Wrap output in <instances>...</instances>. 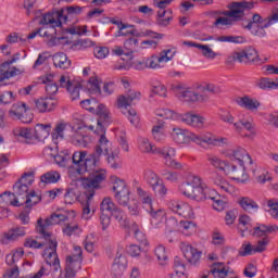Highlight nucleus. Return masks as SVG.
Here are the masks:
<instances>
[{"instance_id": "423d86ee", "label": "nucleus", "mask_w": 278, "mask_h": 278, "mask_svg": "<svg viewBox=\"0 0 278 278\" xmlns=\"http://www.w3.org/2000/svg\"><path fill=\"white\" fill-rule=\"evenodd\" d=\"M105 179H108V172H105V169H96L93 172H89V175L81 179L85 197L92 199L96 191L101 189V184H103Z\"/></svg>"}, {"instance_id": "5fc2aeb1", "label": "nucleus", "mask_w": 278, "mask_h": 278, "mask_svg": "<svg viewBox=\"0 0 278 278\" xmlns=\"http://www.w3.org/2000/svg\"><path fill=\"white\" fill-rule=\"evenodd\" d=\"M14 101H16V96H14V92H12V91H4L0 96L1 105H9V103H12Z\"/></svg>"}, {"instance_id": "2f4dec72", "label": "nucleus", "mask_w": 278, "mask_h": 278, "mask_svg": "<svg viewBox=\"0 0 278 278\" xmlns=\"http://www.w3.org/2000/svg\"><path fill=\"white\" fill-rule=\"evenodd\" d=\"M137 197H138L139 201L142 203V205H144V207L153 206V195L151 194V192L146 191L141 187H138L137 188Z\"/></svg>"}, {"instance_id": "dca6fc26", "label": "nucleus", "mask_w": 278, "mask_h": 278, "mask_svg": "<svg viewBox=\"0 0 278 278\" xmlns=\"http://www.w3.org/2000/svg\"><path fill=\"white\" fill-rule=\"evenodd\" d=\"M101 162V156H97L94 152H92L88 157H85L83 161V165L76 168V173L78 175H84V173H92L97 169V164Z\"/></svg>"}, {"instance_id": "f257e3e1", "label": "nucleus", "mask_w": 278, "mask_h": 278, "mask_svg": "<svg viewBox=\"0 0 278 278\" xmlns=\"http://www.w3.org/2000/svg\"><path fill=\"white\" fill-rule=\"evenodd\" d=\"M84 12V7L79 5H70L66 8H62L60 10L52 9V11L43 14L40 20V25H50L43 33V38H50L48 41L49 47H55L60 45V40H64V37H56L58 29L55 27H60L62 29V25H66L71 23V18L73 16H79Z\"/></svg>"}, {"instance_id": "5701e85b", "label": "nucleus", "mask_w": 278, "mask_h": 278, "mask_svg": "<svg viewBox=\"0 0 278 278\" xmlns=\"http://www.w3.org/2000/svg\"><path fill=\"white\" fill-rule=\"evenodd\" d=\"M168 53H170V49L163 50L160 53V56L152 55L150 59L146 60L147 67L148 68H160V63L170 62V60H173V56H168Z\"/></svg>"}, {"instance_id": "a211bd4d", "label": "nucleus", "mask_w": 278, "mask_h": 278, "mask_svg": "<svg viewBox=\"0 0 278 278\" xmlns=\"http://www.w3.org/2000/svg\"><path fill=\"white\" fill-rule=\"evenodd\" d=\"M156 153H160L161 157H164L166 166L169 168H174L175 170H181L184 165L181 163L173 160L175 157V149L174 148H163V150H156Z\"/></svg>"}, {"instance_id": "72a5a7b5", "label": "nucleus", "mask_w": 278, "mask_h": 278, "mask_svg": "<svg viewBox=\"0 0 278 278\" xmlns=\"http://www.w3.org/2000/svg\"><path fill=\"white\" fill-rule=\"evenodd\" d=\"M194 188H197V184H194V177H192L190 181L182 182L179 186V191L181 194H184V197H187V199H191Z\"/></svg>"}, {"instance_id": "c9c22d12", "label": "nucleus", "mask_w": 278, "mask_h": 278, "mask_svg": "<svg viewBox=\"0 0 278 278\" xmlns=\"http://www.w3.org/2000/svg\"><path fill=\"white\" fill-rule=\"evenodd\" d=\"M217 42H231L232 45H244L247 42V37L244 36H233V35H228V36H219L216 38Z\"/></svg>"}, {"instance_id": "f03ea898", "label": "nucleus", "mask_w": 278, "mask_h": 278, "mask_svg": "<svg viewBox=\"0 0 278 278\" xmlns=\"http://www.w3.org/2000/svg\"><path fill=\"white\" fill-rule=\"evenodd\" d=\"M53 225H60L58 219V213H53L50 217L46 218L45 223L42 218L37 220V231L42 236L43 240L49 241V247L43 250V256L46 257V264L53 266L54 273H58L60 268V257L58 256V240L51 239V232H47V227H53Z\"/></svg>"}, {"instance_id": "e433bc0d", "label": "nucleus", "mask_w": 278, "mask_h": 278, "mask_svg": "<svg viewBox=\"0 0 278 278\" xmlns=\"http://www.w3.org/2000/svg\"><path fill=\"white\" fill-rule=\"evenodd\" d=\"M54 161L59 166L66 168L68 162H71V150H63L60 154L54 156Z\"/></svg>"}, {"instance_id": "a18cd8bd", "label": "nucleus", "mask_w": 278, "mask_h": 278, "mask_svg": "<svg viewBox=\"0 0 278 278\" xmlns=\"http://www.w3.org/2000/svg\"><path fill=\"white\" fill-rule=\"evenodd\" d=\"M113 192H115V194H124L125 192H129V188L127 187L125 180L117 178L113 185Z\"/></svg>"}, {"instance_id": "bb28decb", "label": "nucleus", "mask_w": 278, "mask_h": 278, "mask_svg": "<svg viewBox=\"0 0 278 278\" xmlns=\"http://www.w3.org/2000/svg\"><path fill=\"white\" fill-rule=\"evenodd\" d=\"M53 64L55 68H62L66 71V68H71V60L64 52H58L52 56Z\"/></svg>"}, {"instance_id": "ea45409f", "label": "nucleus", "mask_w": 278, "mask_h": 278, "mask_svg": "<svg viewBox=\"0 0 278 278\" xmlns=\"http://www.w3.org/2000/svg\"><path fill=\"white\" fill-rule=\"evenodd\" d=\"M139 149L143 152V153H156L157 155H160V152H155V151H163L164 148H155L151 144V142H149V139H142L140 141L139 144Z\"/></svg>"}, {"instance_id": "6e6d98bb", "label": "nucleus", "mask_w": 278, "mask_h": 278, "mask_svg": "<svg viewBox=\"0 0 278 278\" xmlns=\"http://www.w3.org/2000/svg\"><path fill=\"white\" fill-rule=\"evenodd\" d=\"M270 240L268 237L263 238L262 240L257 241L256 245H253V253H264L266 251V247H268V243Z\"/></svg>"}, {"instance_id": "412c9836", "label": "nucleus", "mask_w": 278, "mask_h": 278, "mask_svg": "<svg viewBox=\"0 0 278 278\" xmlns=\"http://www.w3.org/2000/svg\"><path fill=\"white\" fill-rule=\"evenodd\" d=\"M227 157H233V160H237L239 164H253V159L249 153H247V150L244 148L229 150L227 153Z\"/></svg>"}, {"instance_id": "69168bd1", "label": "nucleus", "mask_w": 278, "mask_h": 278, "mask_svg": "<svg viewBox=\"0 0 278 278\" xmlns=\"http://www.w3.org/2000/svg\"><path fill=\"white\" fill-rule=\"evenodd\" d=\"M21 123L29 125L31 121H34V113L31 109L27 108L26 111L23 112L22 116L20 117Z\"/></svg>"}, {"instance_id": "7c9ffc66", "label": "nucleus", "mask_w": 278, "mask_h": 278, "mask_svg": "<svg viewBox=\"0 0 278 278\" xmlns=\"http://www.w3.org/2000/svg\"><path fill=\"white\" fill-rule=\"evenodd\" d=\"M213 184L220 188L223 192H227L228 194H231L233 192V186H231L223 176L218 174H213Z\"/></svg>"}, {"instance_id": "a878e982", "label": "nucleus", "mask_w": 278, "mask_h": 278, "mask_svg": "<svg viewBox=\"0 0 278 278\" xmlns=\"http://www.w3.org/2000/svg\"><path fill=\"white\" fill-rule=\"evenodd\" d=\"M142 93L140 91H130L127 96H119L117 99V108H129L134 101H140Z\"/></svg>"}, {"instance_id": "79ce46f5", "label": "nucleus", "mask_w": 278, "mask_h": 278, "mask_svg": "<svg viewBox=\"0 0 278 278\" xmlns=\"http://www.w3.org/2000/svg\"><path fill=\"white\" fill-rule=\"evenodd\" d=\"M118 151L113 152L112 150L109 152L106 162L111 166V168H121V156L118 155Z\"/></svg>"}, {"instance_id": "6e6552de", "label": "nucleus", "mask_w": 278, "mask_h": 278, "mask_svg": "<svg viewBox=\"0 0 278 278\" xmlns=\"http://www.w3.org/2000/svg\"><path fill=\"white\" fill-rule=\"evenodd\" d=\"M81 108L84 110H87V112H90L91 114H96L98 116V125H101L102 123L104 125H111L112 124V115L110 114V111L108 110V106L104 104H99L97 99H86L80 101Z\"/></svg>"}, {"instance_id": "6ab92c4d", "label": "nucleus", "mask_w": 278, "mask_h": 278, "mask_svg": "<svg viewBox=\"0 0 278 278\" xmlns=\"http://www.w3.org/2000/svg\"><path fill=\"white\" fill-rule=\"evenodd\" d=\"M181 251L184 253V257L192 266H197L201 261V255H203V252L198 251L197 248L192 245H182Z\"/></svg>"}, {"instance_id": "49530a36", "label": "nucleus", "mask_w": 278, "mask_h": 278, "mask_svg": "<svg viewBox=\"0 0 278 278\" xmlns=\"http://www.w3.org/2000/svg\"><path fill=\"white\" fill-rule=\"evenodd\" d=\"M144 180L147 181V184H149L150 187H154L156 184L161 182L162 179L157 176V174H155V172L148 169L144 173Z\"/></svg>"}, {"instance_id": "4468645a", "label": "nucleus", "mask_w": 278, "mask_h": 278, "mask_svg": "<svg viewBox=\"0 0 278 278\" xmlns=\"http://www.w3.org/2000/svg\"><path fill=\"white\" fill-rule=\"evenodd\" d=\"M35 110L39 114H47V112H53L58 108V100L52 97L38 98L34 100Z\"/></svg>"}, {"instance_id": "052dcab7", "label": "nucleus", "mask_w": 278, "mask_h": 278, "mask_svg": "<svg viewBox=\"0 0 278 278\" xmlns=\"http://www.w3.org/2000/svg\"><path fill=\"white\" fill-rule=\"evenodd\" d=\"M64 131H66V124H58L54 128V132L52 134L53 139L62 138L64 139L66 135H64Z\"/></svg>"}, {"instance_id": "8fccbe9b", "label": "nucleus", "mask_w": 278, "mask_h": 278, "mask_svg": "<svg viewBox=\"0 0 278 278\" xmlns=\"http://www.w3.org/2000/svg\"><path fill=\"white\" fill-rule=\"evenodd\" d=\"M208 162H211L212 166L218 168L219 170H223L224 173L227 172V168L229 166L228 162L222 161L217 156L208 157Z\"/></svg>"}, {"instance_id": "774afa93", "label": "nucleus", "mask_w": 278, "mask_h": 278, "mask_svg": "<svg viewBox=\"0 0 278 278\" xmlns=\"http://www.w3.org/2000/svg\"><path fill=\"white\" fill-rule=\"evenodd\" d=\"M267 205L269 207L270 216H273V218H276V220H278V202H274L273 200H269L267 202Z\"/></svg>"}, {"instance_id": "13d9d810", "label": "nucleus", "mask_w": 278, "mask_h": 278, "mask_svg": "<svg viewBox=\"0 0 278 278\" xmlns=\"http://www.w3.org/2000/svg\"><path fill=\"white\" fill-rule=\"evenodd\" d=\"M148 212L152 218L155 220H159V223H162L164 220L165 213L162 208H157L156 211L153 210V206H150L148 208Z\"/></svg>"}, {"instance_id": "c85d7f7f", "label": "nucleus", "mask_w": 278, "mask_h": 278, "mask_svg": "<svg viewBox=\"0 0 278 278\" xmlns=\"http://www.w3.org/2000/svg\"><path fill=\"white\" fill-rule=\"evenodd\" d=\"M181 121L186 123V125H191V127H203V121H205V118L194 113H185L181 115Z\"/></svg>"}, {"instance_id": "c03bdc74", "label": "nucleus", "mask_w": 278, "mask_h": 278, "mask_svg": "<svg viewBox=\"0 0 278 278\" xmlns=\"http://www.w3.org/2000/svg\"><path fill=\"white\" fill-rule=\"evenodd\" d=\"M154 255L156 260L160 261L161 266H165L168 260V255L166 254V248L164 245H157L154 250Z\"/></svg>"}, {"instance_id": "9b49d317", "label": "nucleus", "mask_w": 278, "mask_h": 278, "mask_svg": "<svg viewBox=\"0 0 278 278\" xmlns=\"http://www.w3.org/2000/svg\"><path fill=\"white\" fill-rule=\"evenodd\" d=\"M111 23L118 27L119 36H135V38H140V36H148L149 38H153L156 40H162V38H164V34H160V33L153 31L151 29H148L142 33H140L136 29L125 30V29H127V25L125 23H123V21L112 20Z\"/></svg>"}, {"instance_id": "aec40b11", "label": "nucleus", "mask_w": 278, "mask_h": 278, "mask_svg": "<svg viewBox=\"0 0 278 278\" xmlns=\"http://www.w3.org/2000/svg\"><path fill=\"white\" fill-rule=\"evenodd\" d=\"M109 214H111V216H113V218L116 219L117 223H119L123 229H126V231H129V227H130L129 218L125 216V212L123 211V208L118 207L113 202V206H111Z\"/></svg>"}, {"instance_id": "09e8293b", "label": "nucleus", "mask_w": 278, "mask_h": 278, "mask_svg": "<svg viewBox=\"0 0 278 278\" xmlns=\"http://www.w3.org/2000/svg\"><path fill=\"white\" fill-rule=\"evenodd\" d=\"M88 155V152L80 151V152H74L71 156V160L73 164H75L76 168H79L84 164V160H86V156Z\"/></svg>"}, {"instance_id": "c756f323", "label": "nucleus", "mask_w": 278, "mask_h": 278, "mask_svg": "<svg viewBox=\"0 0 278 278\" xmlns=\"http://www.w3.org/2000/svg\"><path fill=\"white\" fill-rule=\"evenodd\" d=\"M27 104L24 102H17L9 110V118L12 121H20L23 112H26Z\"/></svg>"}, {"instance_id": "0eeeda50", "label": "nucleus", "mask_w": 278, "mask_h": 278, "mask_svg": "<svg viewBox=\"0 0 278 278\" xmlns=\"http://www.w3.org/2000/svg\"><path fill=\"white\" fill-rule=\"evenodd\" d=\"M29 186L31 180L25 181V177H21L13 186V192L4 191L0 197H13L10 201V205L13 207H22L23 202L29 197Z\"/></svg>"}, {"instance_id": "37998d69", "label": "nucleus", "mask_w": 278, "mask_h": 278, "mask_svg": "<svg viewBox=\"0 0 278 278\" xmlns=\"http://www.w3.org/2000/svg\"><path fill=\"white\" fill-rule=\"evenodd\" d=\"M124 48L126 49L125 55H131L138 49V38L130 37L126 39Z\"/></svg>"}, {"instance_id": "e2e57ef3", "label": "nucleus", "mask_w": 278, "mask_h": 278, "mask_svg": "<svg viewBox=\"0 0 278 278\" xmlns=\"http://www.w3.org/2000/svg\"><path fill=\"white\" fill-rule=\"evenodd\" d=\"M152 190L155 192V194H159V197H166V193L168 192V189H166L163 180L152 187Z\"/></svg>"}, {"instance_id": "a19ab883", "label": "nucleus", "mask_w": 278, "mask_h": 278, "mask_svg": "<svg viewBox=\"0 0 278 278\" xmlns=\"http://www.w3.org/2000/svg\"><path fill=\"white\" fill-rule=\"evenodd\" d=\"M179 227L186 236H192V233L197 232V224L194 222L180 220Z\"/></svg>"}, {"instance_id": "bf43d9fd", "label": "nucleus", "mask_w": 278, "mask_h": 278, "mask_svg": "<svg viewBox=\"0 0 278 278\" xmlns=\"http://www.w3.org/2000/svg\"><path fill=\"white\" fill-rule=\"evenodd\" d=\"M93 54L98 60H104V58L110 55V49L108 47H97L93 50Z\"/></svg>"}, {"instance_id": "7ed1b4c3", "label": "nucleus", "mask_w": 278, "mask_h": 278, "mask_svg": "<svg viewBox=\"0 0 278 278\" xmlns=\"http://www.w3.org/2000/svg\"><path fill=\"white\" fill-rule=\"evenodd\" d=\"M170 137L177 144H190V142H195V144L200 146L213 144V147H225L227 143V138H215L210 134L197 135L181 128H173Z\"/></svg>"}, {"instance_id": "de8ad7c7", "label": "nucleus", "mask_w": 278, "mask_h": 278, "mask_svg": "<svg viewBox=\"0 0 278 278\" xmlns=\"http://www.w3.org/2000/svg\"><path fill=\"white\" fill-rule=\"evenodd\" d=\"M131 194V191H127L125 193L115 194V201L121 205L122 207H127L131 203V198L129 197Z\"/></svg>"}, {"instance_id": "2eb2a0df", "label": "nucleus", "mask_w": 278, "mask_h": 278, "mask_svg": "<svg viewBox=\"0 0 278 278\" xmlns=\"http://www.w3.org/2000/svg\"><path fill=\"white\" fill-rule=\"evenodd\" d=\"M226 175H231L235 181L239 184H247L249 181V174H247V168L243 164H239V166L231 165L228 163V167L226 168Z\"/></svg>"}, {"instance_id": "58836bf2", "label": "nucleus", "mask_w": 278, "mask_h": 278, "mask_svg": "<svg viewBox=\"0 0 278 278\" xmlns=\"http://www.w3.org/2000/svg\"><path fill=\"white\" fill-rule=\"evenodd\" d=\"M40 201H42V197L36 194V191H30L27 199L22 202V205H24L25 207H29V210H31V207H34V205H38V203H40Z\"/></svg>"}, {"instance_id": "338daca9", "label": "nucleus", "mask_w": 278, "mask_h": 278, "mask_svg": "<svg viewBox=\"0 0 278 278\" xmlns=\"http://www.w3.org/2000/svg\"><path fill=\"white\" fill-rule=\"evenodd\" d=\"M212 242L215 245H223L225 244V237L218 230H214L212 235Z\"/></svg>"}, {"instance_id": "473e14b6", "label": "nucleus", "mask_w": 278, "mask_h": 278, "mask_svg": "<svg viewBox=\"0 0 278 278\" xmlns=\"http://www.w3.org/2000/svg\"><path fill=\"white\" fill-rule=\"evenodd\" d=\"M51 131V124H37L34 136L36 140H45Z\"/></svg>"}, {"instance_id": "4c0bfd02", "label": "nucleus", "mask_w": 278, "mask_h": 278, "mask_svg": "<svg viewBox=\"0 0 278 278\" xmlns=\"http://www.w3.org/2000/svg\"><path fill=\"white\" fill-rule=\"evenodd\" d=\"M61 177L62 176L60 175V172L50 170V172H47L46 174L41 175L40 181L42 184H58V181H60Z\"/></svg>"}, {"instance_id": "393cba45", "label": "nucleus", "mask_w": 278, "mask_h": 278, "mask_svg": "<svg viewBox=\"0 0 278 278\" xmlns=\"http://www.w3.org/2000/svg\"><path fill=\"white\" fill-rule=\"evenodd\" d=\"M236 103L240 106L243 108L244 110H249L250 112H253L262 105L260 101L252 99L249 96H243V97H238L236 99Z\"/></svg>"}, {"instance_id": "680f3d73", "label": "nucleus", "mask_w": 278, "mask_h": 278, "mask_svg": "<svg viewBox=\"0 0 278 278\" xmlns=\"http://www.w3.org/2000/svg\"><path fill=\"white\" fill-rule=\"evenodd\" d=\"M199 49L202 51V55H204V58H207L208 60H214V58H216V52H214L210 46L200 43Z\"/></svg>"}, {"instance_id": "39448f33", "label": "nucleus", "mask_w": 278, "mask_h": 278, "mask_svg": "<svg viewBox=\"0 0 278 278\" xmlns=\"http://www.w3.org/2000/svg\"><path fill=\"white\" fill-rule=\"evenodd\" d=\"M257 5V1H241V2H231L227 8L229 11H211L210 16L216 18V16H228L229 18H235V21H244V12H251Z\"/></svg>"}, {"instance_id": "20e7f679", "label": "nucleus", "mask_w": 278, "mask_h": 278, "mask_svg": "<svg viewBox=\"0 0 278 278\" xmlns=\"http://www.w3.org/2000/svg\"><path fill=\"white\" fill-rule=\"evenodd\" d=\"M172 90L176 92V97L180 101H185L186 103H197V101H200L201 103H205V101L210 100V94H220L223 92V89H220L219 86H216L214 84H204L199 87V90L202 93H197L192 90H181L180 85H173ZM208 93V94H207Z\"/></svg>"}, {"instance_id": "f3484780", "label": "nucleus", "mask_w": 278, "mask_h": 278, "mask_svg": "<svg viewBox=\"0 0 278 278\" xmlns=\"http://www.w3.org/2000/svg\"><path fill=\"white\" fill-rule=\"evenodd\" d=\"M169 208L172 212L178 214V216H182V218H194L192 206L186 202L172 201L169 203Z\"/></svg>"}, {"instance_id": "ddd939ff", "label": "nucleus", "mask_w": 278, "mask_h": 278, "mask_svg": "<svg viewBox=\"0 0 278 278\" xmlns=\"http://www.w3.org/2000/svg\"><path fill=\"white\" fill-rule=\"evenodd\" d=\"M127 268V257L123 255V249H117L116 256L112 266V277L113 278H123V274Z\"/></svg>"}, {"instance_id": "f704fd0d", "label": "nucleus", "mask_w": 278, "mask_h": 278, "mask_svg": "<svg viewBox=\"0 0 278 278\" xmlns=\"http://www.w3.org/2000/svg\"><path fill=\"white\" fill-rule=\"evenodd\" d=\"M238 203L240 207L244 210V212H251V210H255V211L260 210V205H257V203L249 197H243L239 199Z\"/></svg>"}, {"instance_id": "f8f14e48", "label": "nucleus", "mask_w": 278, "mask_h": 278, "mask_svg": "<svg viewBox=\"0 0 278 278\" xmlns=\"http://www.w3.org/2000/svg\"><path fill=\"white\" fill-rule=\"evenodd\" d=\"M114 207V202L112 201V198H104L100 204V223L102 226V230L105 231L112 223V215L110 211Z\"/></svg>"}, {"instance_id": "3c124183", "label": "nucleus", "mask_w": 278, "mask_h": 278, "mask_svg": "<svg viewBox=\"0 0 278 278\" xmlns=\"http://www.w3.org/2000/svg\"><path fill=\"white\" fill-rule=\"evenodd\" d=\"M77 197H79V194L77 193V189L68 187L64 194L65 203L72 205L73 203H75Z\"/></svg>"}, {"instance_id": "4d7b16f0", "label": "nucleus", "mask_w": 278, "mask_h": 278, "mask_svg": "<svg viewBox=\"0 0 278 278\" xmlns=\"http://www.w3.org/2000/svg\"><path fill=\"white\" fill-rule=\"evenodd\" d=\"M217 199H220V195H218V192L214 189H210V187H204V201H213L215 202Z\"/></svg>"}, {"instance_id": "603ef678", "label": "nucleus", "mask_w": 278, "mask_h": 278, "mask_svg": "<svg viewBox=\"0 0 278 278\" xmlns=\"http://www.w3.org/2000/svg\"><path fill=\"white\" fill-rule=\"evenodd\" d=\"M88 84L90 85V89L94 94H101V84H103V81L99 80V77L91 76L88 79Z\"/></svg>"}, {"instance_id": "864d4df0", "label": "nucleus", "mask_w": 278, "mask_h": 278, "mask_svg": "<svg viewBox=\"0 0 278 278\" xmlns=\"http://www.w3.org/2000/svg\"><path fill=\"white\" fill-rule=\"evenodd\" d=\"M81 90V84L75 81L71 85V88L67 89V92L71 94L72 101H77L79 99V91Z\"/></svg>"}, {"instance_id": "1a4fd4ad", "label": "nucleus", "mask_w": 278, "mask_h": 278, "mask_svg": "<svg viewBox=\"0 0 278 278\" xmlns=\"http://www.w3.org/2000/svg\"><path fill=\"white\" fill-rule=\"evenodd\" d=\"M233 62H239L240 64H264L257 50L251 47L233 52L227 56L226 64H233Z\"/></svg>"}, {"instance_id": "b1692460", "label": "nucleus", "mask_w": 278, "mask_h": 278, "mask_svg": "<svg viewBox=\"0 0 278 278\" xmlns=\"http://www.w3.org/2000/svg\"><path fill=\"white\" fill-rule=\"evenodd\" d=\"M25 227H15L8 232H4L0 236L1 244H8L10 240H17L18 238L25 237Z\"/></svg>"}, {"instance_id": "4be33fe9", "label": "nucleus", "mask_w": 278, "mask_h": 278, "mask_svg": "<svg viewBox=\"0 0 278 278\" xmlns=\"http://www.w3.org/2000/svg\"><path fill=\"white\" fill-rule=\"evenodd\" d=\"M278 226L273 225L268 226L265 224H256V226L253 228L252 236L253 238H268V233H277Z\"/></svg>"}, {"instance_id": "9d476101", "label": "nucleus", "mask_w": 278, "mask_h": 278, "mask_svg": "<svg viewBox=\"0 0 278 278\" xmlns=\"http://www.w3.org/2000/svg\"><path fill=\"white\" fill-rule=\"evenodd\" d=\"M109 126L110 124H104V123L98 124L94 130V134L99 136L98 143L96 144L94 151H93V153L97 156L101 157V155H110L112 151V142H110L108 140V137L105 136V131H106L105 127H109Z\"/></svg>"}, {"instance_id": "cd10ccee", "label": "nucleus", "mask_w": 278, "mask_h": 278, "mask_svg": "<svg viewBox=\"0 0 278 278\" xmlns=\"http://www.w3.org/2000/svg\"><path fill=\"white\" fill-rule=\"evenodd\" d=\"M193 184H195V188L190 199L198 202L205 201V187L201 186V178L193 176Z\"/></svg>"}, {"instance_id": "0e129e2a", "label": "nucleus", "mask_w": 278, "mask_h": 278, "mask_svg": "<svg viewBox=\"0 0 278 278\" xmlns=\"http://www.w3.org/2000/svg\"><path fill=\"white\" fill-rule=\"evenodd\" d=\"M31 213V208L29 206H24V210L20 213L18 218L22 225H29V214Z\"/></svg>"}]
</instances>
